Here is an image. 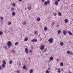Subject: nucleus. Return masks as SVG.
<instances>
[{
    "instance_id": "35",
    "label": "nucleus",
    "mask_w": 73,
    "mask_h": 73,
    "mask_svg": "<svg viewBox=\"0 0 73 73\" xmlns=\"http://www.w3.org/2000/svg\"><path fill=\"white\" fill-rule=\"evenodd\" d=\"M46 51V49H44V51H43L42 53H44V52H45Z\"/></svg>"
},
{
    "instance_id": "42",
    "label": "nucleus",
    "mask_w": 73,
    "mask_h": 73,
    "mask_svg": "<svg viewBox=\"0 0 73 73\" xmlns=\"http://www.w3.org/2000/svg\"><path fill=\"white\" fill-rule=\"evenodd\" d=\"M54 25V22H52V25L53 26Z\"/></svg>"
},
{
    "instance_id": "37",
    "label": "nucleus",
    "mask_w": 73,
    "mask_h": 73,
    "mask_svg": "<svg viewBox=\"0 0 73 73\" xmlns=\"http://www.w3.org/2000/svg\"><path fill=\"white\" fill-rule=\"evenodd\" d=\"M70 51H67V53L68 54H70Z\"/></svg>"
},
{
    "instance_id": "13",
    "label": "nucleus",
    "mask_w": 73,
    "mask_h": 73,
    "mask_svg": "<svg viewBox=\"0 0 73 73\" xmlns=\"http://www.w3.org/2000/svg\"><path fill=\"white\" fill-rule=\"evenodd\" d=\"M58 73H61V69L60 68H58Z\"/></svg>"
},
{
    "instance_id": "26",
    "label": "nucleus",
    "mask_w": 73,
    "mask_h": 73,
    "mask_svg": "<svg viewBox=\"0 0 73 73\" xmlns=\"http://www.w3.org/2000/svg\"><path fill=\"white\" fill-rule=\"evenodd\" d=\"M60 45H61V46H63V45H64V43H63V42H61L60 43Z\"/></svg>"
},
{
    "instance_id": "43",
    "label": "nucleus",
    "mask_w": 73,
    "mask_h": 73,
    "mask_svg": "<svg viewBox=\"0 0 73 73\" xmlns=\"http://www.w3.org/2000/svg\"><path fill=\"white\" fill-rule=\"evenodd\" d=\"M17 73H20V71L19 70H17Z\"/></svg>"
},
{
    "instance_id": "18",
    "label": "nucleus",
    "mask_w": 73,
    "mask_h": 73,
    "mask_svg": "<svg viewBox=\"0 0 73 73\" xmlns=\"http://www.w3.org/2000/svg\"><path fill=\"white\" fill-rule=\"evenodd\" d=\"M57 32L58 34H60V33H61V30H58L57 31Z\"/></svg>"
},
{
    "instance_id": "23",
    "label": "nucleus",
    "mask_w": 73,
    "mask_h": 73,
    "mask_svg": "<svg viewBox=\"0 0 73 73\" xmlns=\"http://www.w3.org/2000/svg\"><path fill=\"white\" fill-rule=\"evenodd\" d=\"M12 52L13 53H15L16 52V51L12 49Z\"/></svg>"
},
{
    "instance_id": "46",
    "label": "nucleus",
    "mask_w": 73,
    "mask_h": 73,
    "mask_svg": "<svg viewBox=\"0 0 73 73\" xmlns=\"http://www.w3.org/2000/svg\"><path fill=\"white\" fill-rule=\"evenodd\" d=\"M57 0L58 2H60V0Z\"/></svg>"
},
{
    "instance_id": "6",
    "label": "nucleus",
    "mask_w": 73,
    "mask_h": 73,
    "mask_svg": "<svg viewBox=\"0 0 73 73\" xmlns=\"http://www.w3.org/2000/svg\"><path fill=\"white\" fill-rule=\"evenodd\" d=\"M31 42H37V39H34L31 40Z\"/></svg>"
},
{
    "instance_id": "49",
    "label": "nucleus",
    "mask_w": 73,
    "mask_h": 73,
    "mask_svg": "<svg viewBox=\"0 0 73 73\" xmlns=\"http://www.w3.org/2000/svg\"><path fill=\"white\" fill-rule=\"evenodd\" d=\"M22 0H19V1H21Z\"/></svg>"
},
{
    "instance_id": "2",
    "label": "nucleus",
    "mask_w": 73,
    "mask_h": 73,
    "mask_svg": "<svg viewBox=\"0 0 73 73\" xmlns=\"http://www.w3.org/2000/svg\"><path fill=\"white\" fill-rule=\"evenodd\" d=\"M50 4V1H49V0H48L47 1H45L44 3V4L45 5H47L48 4Z\"/></svg>"
},
{
    "instance_id": "21",
    "label": "nucleus",
    "mask_w": 73,
    "mask_h": 73,
    "mask_svg": "<svg viewBox=\"0 0 73 73\" xmlns=\"http://www.w3.org/2000/svg\"><path fill=\"white\" fill-rule=\"evenodd\" d=\"M40 17H38L37 18V21H40Z\"/></svg>"
},
{
    "instance_id": "31",
    "label": "nucleus",
    "mask_w": 73,
    "mask_h": 73,
    "mask_svg": "<svg viewBox=\"0 0 73 73\" xmlns=\"http://www.w3.org/2000/svg\"><path fill=\"white\" fill-rule=\"evenodd\" d=\"M23 24H24V25H25L27 24V22L25 21L23 22Z\"/></svg>"
},
{
    "instance_id": "19",
    "label": "nucleus",
    "mask_w": 73,
    "mask_h": 73,
    "mask_svg": "<svg viewBox=\"0 0 73 73\" xmlns=\"http://www.w3.org/2000/svg\"><path fill=\"white\" fill-rule=\"evenodd\" d=\"M44 30L45 31H46L48 30V28L46 27H45L44 28Z\"/></svg>"
},
{
    "instance_id": "16",
    "label": "nucleus",
    "mask_w": 73,
    "mask_h": 73,
    "mask_svg": "<svg viewBox=\"0 0 73 73\" xmlns=\"http://www.w3.org/2000/svg\"><path fill=\"white\" fill-rule=\"evenodd\" d=\"M58 2L57 1L55 2V5H58Z\"/></svg>"
},
{
    "instance_id": "56",
    "label": "nucleus",
    "mask_w": 73,
    "mask_h": 73,
    "mask_svg": "<svg viewBox=\"0 0 73 73\" xmlns=\"http://www.w3.org/2000/svg\"><path fill=\"white\" fill-rule=\"evenodd\" d=\"M42 39V38H41V39H40V40H41Z\"/></svg>"
},
{
    "instance_id": "38",
    "label": "nucleus",
    "mask_w": 73,
    "mask_h": 73,
    "mask_svg": "<svg viewBox=\"0 0 73 73\" xmlns=\"http://www.w3.org/2000/svg\"><path fill=\"white\" fill-rule=\"evenodd\" d=\"M46 73H49V71L48 70H46Z\"/></svg>"
},
{
    "instance_id": "45",
    "label": "nucleus",
    "mask_w": 73,
    "mask_h": 73,
    "mask_svg": "<svg viewBox=\"0 0 73 73\" xmlns=\"http://www.w3.org/2000/svg\"><path fill=\"white\" fill-rule=\"evenodd\" d=\"M2 69V68L1 66H0V70H1Z\"/></svg>"
},
{
    "instance_id": "27",
    "label": "nucleus",
    "mask_w": 73,
    "mask_h": 73,
    "mask_svg": "<svg viewBox=\"0 0 73 73\" xmlns=\"http://www.w3.org/2000/svg\"><path fill=\"white\" fill-rule=\"evenodd\" d=\"M33 72V70L32 69H31L30 71V73H32Z\"/></svg>"
},
{
    "instance_id": "9",
    "label": "nucleus",
    "mask_w": 73,
    "mask_h": 73,
    "mask_svg": "<svg viewBox=\"0 0 73 73\" xmlns=\"http://www.w3.org/2000/svg\"><path fill=\"white\" fill-rule=\"evenodd\" d=\"M53 57L51 56L50 57V59L49 60V61H52V60H53Z\"/></svg>"
},
{
    "instance_id": "33",
    "label": "nucleus",
    "mask_w": 73,
    "mask_h": 73,
    "mask_svg": "<svg viewBox=\"0 0 73 73\" xmlns=\"http://www.w3.org/2000/svg\"><path fill=\"white\" fill-rule=\"evenodd\" d=\"M3 33L2 32V31L0 32V35H3Z\"/></svg>"
},
{
    "instance_id": "54",
    "label": "nucleus",
    "mask_w": 73,
    "mask_h": 73,
    "mask_svg": "<svg viewBox=\"0 0 73 73\" xmlns=\"http://www.w3.org/2000/svg\"><path fill=\"white\" fill-rule=\"evenodd\" d=\"M29 60H30V58H29Z\"/></svg>"
},
{
    "instance_id": "15",
    "label": "nucleus",
    "mask_w": 73,
    "mask_h": 73,
    "mask_svg": "<svg viewBox=\"0 0 73 73\" xmlns=\"http://www.w3.org/2000/svg\"><path fill=\"white\" fill-rule=\"evenodd\" d=\"M64 22H65V23H67L68 22V20L67 19H65L64 20Z\"/></svg>"
},
{
    "instance_id": "48",
    "label": "nucleus",
    "mask_w": 73,
    "mask_h": 73,
    "mask_svg": "<svg viewBox=\"0 0 73 73\" xmlns=\"http://www.w3.org/2000/svg\"><path fill=\"white\" fill-rule=\"evenodd\" d=\"M31 48H32V49H33V46H31Z\"/></svg>"
},
{
    "instance_id": "36",
    "label": "nucleus",
    "mask_w": 73,
    "mask_h": 73,
    "mask_svg": "<svg viewBox=\"0 0 73 73\" xmlns=\"http://www.w3.org/2000/svg\"><path fill=\"white\" fill-rule=\"evenodd\" d=\"M33 52V50H30V53H32Z\"/></svg>"
},
{
    "instance_id": "20",
    "label": "nucleus",
    "mask_w": 73,
    "mask_h": 73,
    "mask_svg": "<svg viewBox=\"0 0 73 73\" xmlns=\"http://www.w3.org/2000/svg\"><path fill=\"white\" fill-rule=\"evenodd\" d=\"M13 16H15L16 15V13L15 12H13L12 13Z\"/></svg>"
},
{
    "instance_id": "55",
    "label": "nucleus",
    "mask_w": 73,
    "mask_h": 73,
    "mask_svg": "<svg viewBox=\"0 0 73 73\" xmlns=\"http://www.w3.org/2000/svg\"><path fill=\"white\" fill-rule=\"evenodd\" d=\"M72 21H73V18L72 19Z\"/></svg>"
},
{
    "instance_id": "1",
    "label": "nucleus",
    "mask_w": 73,
    "mask_h": 73,
    "mask_svg": "<svg viewBox=\"0 0 73 73\" xmlns=\"http://www.w3.org/2000/svg\"><path fill=\"white\" fill-rule=\"evenodd\" d=\"M53 41H54V39L52 38H50L48 40L49 42V43H51V44H52V43H53Z\"/></svg>"
},
{
    "instance_id": "50",
    "label": "nucleus",
    "mask_w": 73,
    "mask_h": 73,
    "mask_svg": "<svg viewBox=\"0 0 73 73\" xmlns=\"http://www.w3.org/2000/svg\"><path fill=\"white\" fill-rule=\"evenodd\" d=\"M68 73H72V72L70 71Z\"/></svg>"
},
{
    "instance_id": "5",
    "label": "nucleus",
    "mask_w": 73,
    "mask_h": 73,
    "mask_svg": "<svg viewBox=\"0 0 73 73\" xmlns=\"http://www.w3.org/2000/svg\"><path fill=\"white\" fill-rule=\"evenodd\" d=\"M63 33L64 35H66L67 34V32L65 30L63 31Z\"/></svg>"
},
{
    "instance_id": "12",
    "label": "nucleus",
    "mask_w": 73,
    "mask_h": 73,
    "mask_svg": "<svg viewBox=\"0 0 73 73\" xmlns=\"http://www.w3.org/2000/svg\"><path fill=\"white\" fill-rule=\"evenodd\" d=\"M23 69H26V68H27V66L25 65H24L23 66Z\"/></svg>"
},
{
    "instance_id": "41",
    "label": "nucleus",
    "mask_w": 73,
    "mask_h": 73,
    "mask_svg": "<svg viewBox=\"0 0 73 73\" xmlns=\"http://www.w3.org/2000/svg\"><path fill=\"white\" fill-rule=\"evenodd\" d=\"M70 54H73V53L71 51L70 52Z\"/></svg>"
},
{
    "instance_id": "53",
    "label": "nucleus",
    "mask_w": 73,
    "mask_h": 73,
    "mask_svg": "<svg viewBox=\"0 0 73 73\" xmlns=\"http://www.w3.org/2000/svg\"><path fill=\"white\" fill-rule=\"evenodd\" d=\"M5 33H7V31H5Z\"/></svg>"
},
{
    "instance_id": "11",
    "label": "nucleus",
    "mask_w": 73,
    "mask_h": 73,
    "mask_svg": "<svg viewBox=\"0 0 73 73\" xmlns=\"http://www.w3.org/2000/svg\"><path fill=\"white\" fill-rule=\"evenodd\" d=\"M64 65V64L62 62H61L60 63V65L61 66H62Z\"/></svg>"
},
{
    "instance_id": "44",
    "label": "nucleus",
    "mask_w": 73,
    "mask_h": 73,
    "mask_svg": "<svg viewBox=\"0 0 73 73\" xmlns=\"http://www.w3.org/2000/svg\"><path fill=\"white\" fill-rule=\"evenodd\" d=\"M45 0H42L41 1H42V3H44V1H45Z\"/></svg>"
},
{
    "instance_id": "34",
    "label": "nucleus",
    "mask_w": 73,
    "mask_h": 73,
    "mask_svg": "<svg viewBox=\"0 0 73 73\" xmlns=\"http://www.w3.org/2000/svg\"><path fill=\"white\" fill-rule=\"evenodd\" d=\"M31 7L29 6L28 7V9H29V10H31Z\"/></svg>"
},
{
    "instance_id": "47",
    "label": "nucleus",
    "mask_w": 73,
    "mask_h": 73,
    "mask_svg": "<svg viewBox=\"0 0 73 73\" xmlns=\"http://www.w3.org/2000/svg\"><path fill=\"white\" fill-rule=\"evenodd\" d=\"M48 70H50V68H48Z\"/></svg>"
},
{
    "instance_id": "22",
    "label": "nucleus",
    "mask_w": 73,
    "mask_h": 73,
    "mask_svg": "<svg viewBox=\"0 0 73 73\" xmlns=\"http://www.w3.org/2000/svg\"><path fill=\"white\" fill-rule=\"evenodd\" d=\"M28 38L27 37H26L25 39V41H28Z\"/></svg>"
},
{
    "instance_id": "40",
    "label": "nucleus",
    "mask_w": 73,
    "mask_h": 73,
    "mask_svg": "<svg viewBox=\"0 0 73 73\" xmlns=\"http://www.w3.org/2000/svg\"><path fill=\"white\" fill-rule=\"evenodd\" d=\"M13 10H14V8L12 7L11 8V11H13Z\"/></svg>"
},
{
    "instance_id": "10",
    "label": "nucleus",
    "mask_w": 73,
    "mask_h": 73,
    "mask_svg": "<svg viewBox=\"0 0 73 73\" xmlns=\"http://www.w3.org/2000/svg\"><path fill=\"white\" fill-rule=\"evenodd\" d=\"M68 33L70 35H73V34L71 33L70 31H68Z\"/></svg>"
},
{
    "instance_id": "28",
    "label": "nucleus",
    "mask_w": 73,
    "mask_h": 73,
    "mask_svg": "<svg viewBox=\"0 0 73 73\" xmlns=\"http://www.w3.org/2000/svg\"><path fill=\"white\" fill-rule=\"evenodd\" d=\"M12 5L13 6V7H16V4L15 3H13Z\"/></svg>"
},
{
    "instance_id": "25",
    "label": "nucleus",
    "mask_w": 73,
    "mask_h": 73,
    "mask_svg": "<svg viewBox=\"0 0 73 73\" xmlns=\"http://www.w3.org/2000/svg\"><path fill=\"white\" fill-rule=\"evenodd\" d=\"M35 33V35H37V32L36 31H35L34 32Z\"/></svg>"
},
{
    "instance_id": "24",
    "label": "nucleus",
    "mask_w": 73,
    "mask_h": 73,
    "mask_svg": "<svg viewBox=\"0 0 73 73\" xmlns=\"http://www.w3.org/2000/svg\"><path fill=\"white\" fill-rule=\"evenodd\" d=\"M19 44V42H17L15 43V45H17Z\"/></svg>"
},
{
    "instance_id": "8",
    "label": "nucleus",
    "mask_w": 73,
    "mask_h": 73,
    "mask_svg": "<svg viewBox=\"0 0 73 73\" xmlns=\"http://www.w3.org/2000/svg\"><path fill=\"white\" fill-rule=\"evenodd\" d=\"M2 63L3 64H6V63L5 60H3L2 61Z\"/></svg>"
},
{
    "instance_id": "14",
    "label": "nucleus",
    "mask_w": 73,
    "mask_h": 73,
    "mask_svg": "<svg viewBox=\"0 0 73 73\" xmlns=\"http://www.w3.org/2000/svg\"><path fill=\"white\" fill-rule=\"evenodd\" d=\"M2 68H5V64H3L2 65Z\"/></svg>"
},
{
    "instance_id": "52",
    "label": "nucleus",
    "mask_w": 73,
    "mask_h": 73,
    "mask_svg": "<svg viewBox=\"0 0 73 73\" xmlns=\"http://www.w3.org/2000/svg\"><path fill=\"white\" fill-rule=\"evenodd\" d=\"M58 25H57V28H58Z\"/></svg>"
},
{
    "instance_id": "17",
    "label": "nucleus",
    "mask_w": 73,
    "mask_h": 73,
    "mask_svg": "<svg viewBox=\"0 0 73 73\" xmlns=\"http://www.w3.org/2000/svg\"><path fill=\"white\" fill-rule=\"evenodd\" d=\"M58 15L60 16H62V14L60 13V12H58Z\"/></svg>"
},
{
    "instance_id": "7",
    "label": "nucleus",
    "mask_w": 73,
    "mask_h": 73,
    "mask_svg": "<svg viewBox=\"0 0 73 73\" xmlns=\"http://www.w3.org/2000/svg\"><path fill=\"white\" fill-rule=\"evenodd\" d=\"M25 52L26 53H28V49L27 48H26L25 49Z\"/></svg>"
},
{
    "instance_id": "32",
    "label": "nucleus",
    "mask_w": 73,
    "mask_h": 73,
    "mask_svg": "<svg viewBox=\"0 0 73 73\" xmlns=\"http://www.w3.org/2000/svg\"><path fill=\"white\" fill-rule=\"evenodd\" d=\"M12 64V60H10L9 62V64Z\"/></svg>"
},
{
    "instance_id": "4",
    "label": "nucleus",
    "mask_w": 73,
    "mask_h": 73,
    "mask_svg": "<svg viewBox=\"0 0 73 73\" xmlns=\"http://www.w3.org/2000/svg\"><path fill=\"white\" fill-rule=\"evenodd\" d=\"M44 48H45V46L44 45H42L40 46V49H41V50H43V49H44Z\"/></svg>"
},
{
    "instance_id": "51",
    "label": "nucleus",
    "mask_w": 73,
    "mask_h": 73,
    "mask_svg": "<svg viewBox=\"0 0 73 73\" xmlns=\"http://www.w3.org/2000/svg\"><path fill=\"white\" fill-rule=\"evenodd\" d=\"M63 71V69L62 68V72Z\"/></svg>"
},
{
    "instance_id": "39",
    "label": "nucleus",
    "mask_w": 73,
    "mask_h": 73,
    "mask_svg": "<svg viewBox=\"0 0 73 73\" xmlns=\"http://www.w3.org/2000/svg\"><path fill=\"white\" fill-rule=\"evenodd\" d=\"M54 16H56V15H57V14L56 13H54Z\"/></svg>"
},
{
    "instance_id": "30",
    "label": "nucleus",
    "mask_w": 73,
    "mask_h": 73,
    "mask_svg": "<svg viewBox=\"0 0 73 73\" xmlns=\"http://www.w3.org/2000/svg\"><path fill=\"white\" fill-rule=\"evenodd\" d=\"M11 22L10 21H9L8 23V25H11Z\"/></svg>"
},
{
    "instance_id": "3",
    "label": "nucleus",
    "mask_w": 73,
    "mask_h": 73,
    "mask_svg": "<svg viewBox=\"0 0 73 73\" xmlns=\"http://www.w3.org/2000/svg\"><path fill=\"white\" fill-rule=\"evenodd\" d=\"M12 45V42L11 41H9L7 43V45L8 46H11Z\"/></svg>"
},
{
    "instance_id": "29",
    "label": "nucleus",
    "mask_w": 73,
    "mask_h": 73,
    "mask_svg": "<svg viewBox=\"0 0 73 73\" xmlns=\"http://www.w3.org/2000/svg\"><path fill=\"white\" fill-rule=\"evenodd\" d=\"M0 18L2 20H4V17H3L1 16Z\"/></svg>"
}]
</instances>
